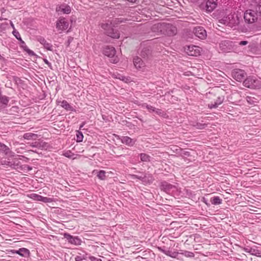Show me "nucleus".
<instances>
[{
	"label": "nucleus",
	"instance_id": "obj_1",
	"mask_svg": "<svg viewBox=\"0 0 261 261\" xmlns=\"http://www.w3.org/2000/svg\"><path fill=\"white\" fill-rule=\"evenodd\" d=\"M1 164L2 165H6L7 166L10 167L12 168L15 169L18 172H21L25 170L29 171L32 169V167L29 166L28 165H21L19 160L16 159L12 161H8L6 160L2 161Z\"/></svg>",
	"mask_w": 261,
	"mask_h": 261
},
{
	"label": "nucleus",
	"instance_id": "obj_2",
	"mask_svg": "<svg viewBox=\"0 0 261 261\" xmlns=\"http://www.w3.org/2000/svg\"><path fill=\"white\" fill-rule=\"evenodd\" d=\"M243 85L250 89H259L261 88V81L254 76H249L244 81Z\"/></svg>",
	"mask_w": 261,
	"mask_h": 261
},
{
	"label": "nucleus",
	"instance_id": "obj_3",
	"mask_svg": "<svg viewBox=\"0 0 261 261\" xmlns=\"http://www.w3.org/2000/svg\"><path fill=\"white\" fill-rule=\"evenodd\" d=\"M103 54L111 58V62L113 63H116L118 62L119 59L117 56H115L116 50L114 47L111 46H107L103 48Z\"/></svg>",
	"mask_w": 261,
	"mask_h": 261
},
{
	"label": "nucleus",
	"instance_id": "obj_4",
	"mask_svg": "<svg viewBox=\"0 0 261 261\" xmlns=\"http://www.w3.org/2000/svg\"><path fill=\"white\" fill-rule=\"evenodd\" d=\"M258 14L253 10H247L244 15L245 22L248 23H252L257 20Z\"/></svg>",
	"mask_w": 261,
	"mask_h": 261
},
{
	"label": "nucleus",
	"instance_id": "obj_5",
	"mask_svg": "<svg viewBox=\"0 0 261 261\" xmlns=\"http://www.w3.org/2000/svg\"><path fill=\"white\" fill-rule=\"evenodd\" d=\"M163 34L167 36H173L177 33L176 28L170 23L164 22L163 24Z\"/></svg>",
	"mask_w": 261,
	"mask_h": 261
},
{
	"label": "nucleus",
	"instance_id": "obj_6",
	"mask_svg": "<svg viewBox=\"0 0 261 261\" xmlns=\"http://www.w3.org/2000/svg\"><path fill=\"white\" fill-rule=\"evenodd\" d=\"M14 36L20 41V46L24 51H25L30 56L35 55L34 53L26 45L25 43L22 40L19 33L15 30H14L13 32Z\"/></svg>",
	"mask_w": 261,
	"mask_h": 261
},
{
	"label": "nucleus",
	"instance_id": "obj_7",
	"mask_svg": "<svg viewBox=\"0 0 261 261\" xmlns=\"http://www.w3.org/2000/svg\"><path fill=\"white\" fill-rule=\"evenodd\" d=\"M233 42L229 40H224L219 44L220 50L223 52H229L233 49Z\"/></svg>",
	"mask_w": 261,
	"mask_h": 261
},
{
	"label": "nucleus",
	"instance_id": "obj_8",
	"mask_svg": "<svg viewBox=\"0 0 261 261\" xmlns=\"http://www.w3.org/2000/svg\"><path fill=\"white\" fill-rule=\"evenodd\" d=\"M63 236L64 238L71 244L76 246L81 244L82 240L79 237H74L68 233H64Z\"/></svg>",
	"mask_w": 261,
	"mask_h": 261
},
{
	"label": "nucleus",
	"instance_id": "obj_9",
	"mask_svg": "<svg viewBox=\"0 0 261 261\" xmlns=\"http://www.w3.org/2000/svg\"><path fill=\"white\" fill-rule=\"evenodd\" d=\"M69 27L68 21L63 17H60L56 23V28L58 30L64 31L67 30Z\"/></svg>",
	"mask_w": 261,
	"mask_h": 261
},
{
	"label": "nucleus",
	"instance_id": "obj_10",
	"mask_svg": "<svg viewBox=\"0 0 261 261\" xmlns=\"http://www.w3.org/2000/svg\"><path fill=\"white\" fill-rule=\"evenodd\" d=\"M246 75L245 72L241 69H236L232 72V76L236 81L241 82L244 79Z\"/></svg>",
	"mask_w": 261,
	"mask_h": 261
},
{
	"label": "nucleus",
	"instance_id": "obj_11",
	"mask_svg": "<svg viewBox=\"0 0 261 261\" xmlns=\"http://www.w3.org/2000/svg\"><path fill=\"white\" fill-rule=\"evenodd\" d=\"M28 196L34 200L42 201L44 203H48L52 202V199L50 198L43 197L41 195L35 193H32L31 194L28 195Z\"/></svg>",
	"mask_w": 261,
	"mask_h": 261
},
{
	"label": "nucleus",
	"instance_id": "obj_12",
	"mask_svg": "<svg viewBox=\"0 0 261 261\" xmlns=\"http://www.w3.org/2000/svg\"><path fill=\"white\" fill-rule=\"evenodd\" d=\"M158 249L160 252L172 258H176L178 254V252L172 251L170 250L169 248H167L165 246L158 247Z\"/></svg>",
	"mask_w": 261,
	"mask_h": 261
},
{
	"label": "nucleus",
	"instance_id": "obj_13",
	"mask_svg": "<svg viewBox=\"0 0 261 261\" xmlns=\"http://www.w3.org/2000/svg\"><path fill=\"white\" fill-rule=\"evenodd\" d=\"M185 49L188 55L191 56H197L199 55V47L195 45L187 46Z\"/></svg>",
	"mask_w": 261,
	"mask_h": 261
},
{
	"label": "nucleus",
	"instance_id": "obj_14",
	"mask_svg": "<svg viewBox=\"0 0 261 261\" xmlns=\"http://www.w3.org/2000/svg\"><path fill=\"white\" fill-rule=\"evenodd\" d=\"M194 33L196 36L201 39H205L206 37V32L202 27H196L194 29Z\"/></svg>",
	"mask_w": 261,
	"mask_h": 261
},
{
	"label": "nucleus",
	"instance_id": "obj_15",
	"mask_svg": "<svg viewBox=\"0 0 261 261\" xmlns=\"http://www.w3.org/2000/svg\"><path fill=\"white\" fill-rule=\"evenodd\" d=\"M218 0H207L205 4V10L207 12H212L217 7Z\"/></svg>",
	"mask_w": 261,
	"mask_h": 261
},
{
	"label": "nucleus",
	"instance_id": "obj_16",
	"mask_svg": "<svg viewBox=\"0 0 261 261\" xmlns=\"http://www.w3.org/2000/svg\"><path fill=\"white\" fill-rule=\"evenodd\" d=\"M228 21H230V23H229V26L231 27L236 26L240 23L239 18L235 14H230L228 15Z\"/></svg>",
	"mask_w": 261,
	"mask_h": 261
},
{
	"label": "nucleus",
	"instance_id": "obj_17",
	"mask_svg": "<svg viewBox=\"0 0 261 261\" xmlns=\"http://www.w3.org/2000/svg\"><path fill=\"white\" fill-rule=\"evenodd\" d=\"M161 189L164 191L168 193L170 192L172 189H176V186L169 184L166 181H164L161 183Z\"/></svg>",
	"mask_w": 261,
	"mask_h": 261
},
{
	"label": "nucleus",
	"instance_id": "obj_18",
	"mask_svg": "<svg viewBox=\"0 0 261 261\" xmlns=\"http://www.w3.org/2000/svg\"><path fill=\"white\" fill-rule=\"evenodd\" d=\"M56 10L58 12H61L64 14H68L71 12L70 7L66 5H61L56 7Z\"/></svg>",
	"mask_w": 261,
	"mask_h": 261
},
{
	"label": "nucleus",
	"instance_id": "obj_19",
	"mask_svg": "<svg viewBox=\"0 0 261 261\" xmlns=\"http://www.w3.org/2000/svg\"><path fill=\"white\" fill-rule=\"evenodd\" d=\"M37 41H39L41 44H42L44 48L48 50H52L53 45L51 43L47 42V41L43 37H39L37 38Z\"/></svg>",
	"mask_w": 261,
	"mask_h": 261
},
{
	"label": "nucleus",
	"instance_id": "obj_20",
	"mask_svg": "<svg viewBox=\"0 0 261 261\" xmlns=\"http://www.w3.org/2000/svg\"><path fill=\"white\" fill-rule=\"evenodd\" d=\"M253 7V10L261 16V0H254L251 4Z\"/></svg>",
	"mask_w": 261,
	"mask_h": 261
},
{
	"label": "nucleus",
	"instance_id": "obj_21",
	"mask_svg": "<svg viewBox=\"0 0 261 261\" xmlns=\"http://www.w3.org/2000/svg\"><path fill=\"white\" fill-rule=\"evenodd\" d=\"M0 150L9 156H13L14 153L6 145L0 143Z\"/></svg>",
	"mask_w": 261,
	"mask_h": 261
},
{
	"label": "nucleus",
	"instance_id": "obj_22",
	"mask_svg": "<svg viewBox=\"0 0 261 261\" xmlns=\"http://www.w3.org/2000/svg\"><path fill=\"white\" fill-rule=\"evenodd\" d=\"M31 146L33 147L38 148L41 149H46L48 146L47 144L42 141H38L32 143Z\"/></svg>",
	"mask_w": 261,
	"mask_h": 261
},
{
	"label": "nucleus",
	"instance_id": "obj_23",
	"mask_svg": "<svg viewBox=\"0 0 261 261\" xmlns=\"http://www.w3.org/2000/svg\"><path fill=\"white\" fill-rule=\"evenodd\" d=\"M107 35L113 38H119V33L112 27L106 32Z\"/></svg>",
	"mask_w": 261,
	"mask_h": 261
},
{
	"label": "nucleus",
	"instance_id": "obj_24",
	"mask_svg": "<svg viewBox=\"0 0 261 261\" xmlns=\"http://www.w3.org/2000/svg\"><path fill=\"white\" fill-rule=\"evenodd\" d=\"M134 64L135 67L138 69H142L143 67H145L144 63L142 60L138 57H136L134 59Z\"/></svg>",
	"mask_w": 261,
	"mask_h": 261
},
{
	"label": "nucleus",
	"instance_id": "obj_25",
	"mask_svg": "<svg viewBox=\"0 0 261 261\" xmlns=\"http://www.w3.org/2000/svg\"><path fill=\"white\" fill-rule=\"evenodd\" d=\"M163 24L164 22L162 23H157L153 24L151 27V30L154 32L160 33V34H163Z\"/></svg>",
	"mask_w": 261,
	"mask_h": 261
},
{
	"label": "nucleus",
	"instance_id": "obj_26",
	"mask_svg": "<svg viewBox=\"0 0 261 261\" xmlns=\"http://www.w3.org/2000/svg\"><path fill=\"white\" fill-rule=\"evenodd\" d=\"M15 253L25 257H28L30 255L29 250L25 248H21L17 250H15Z\"/></svg>",
	"mask_w": 261,
	"mask_h": 261
},
{
	"label": "nucleus",
	"instance_id": "obj_27",
	"mask_svg": "<svg viewBox=\"0 0 261 261\" xmlns=\"http://www.w3.org/2000/svg\"><path fill=\"white\" fill-rule=\"evenodd\" d=\"M224 100V97L223 96H219L217 97L216 101L213 103H211L208 104V107L210 109L216 108L219 105L221 104Z\"/></svg>",
	"mask_w": 261,
	"mask_h": 261
},
{
	"label": "nucleus",
	"instance_id": "obj_28",
	"mask_svg": "<svg viewBox=\"0 0 261 261\" xmlns=\"http://www.w3.org/2000/svg\"><path fill=\"white\" fill-rule=\"evenodd\" d=\"M151 54V49L149 46H146L142 48L141 51L140 56L144 58H147Z\"/></svg>",
	"mask_w": 261,
	"mask_h": 261
},
{
	"label": "nucleus",
	"instance_id": "obj_29",
	"mask_svg": "<svg viewBox=\"0 0 261 261\" xmlns=\"http://www.w3.org/2000/svg\"><path fill=\"white\" fill-rule=\"evenodd\" d=\"M121 141L122 143L129 146H133L135 143V141L132 139L127 136L122 137Z\"/></svg>",
	"mask_w": 261,
	"mask_h": 261
},
{
	"label": "nucleus",
	"instance_id": "obj_30",
	"mask_svg": "<svg viewBox=\"0 0 261 261\" xmlns=\"http://www.w3.org/2000/svg\"><path fill=\"white\" fill-rule=\"evenodd\" d=\"M92 173L94 175H96L99 179H103L107 177L106 176V172L103 170H94Z\"/></svg>",
	"mask_w": 261,
	"mask_h": 261
},
{
	"label": "nucleus",
	"instance_id": "obj_31",
	"mask_svg": "<svg viewBox=\"0 0 261 261\" xmlns=\"http://www.w3.org/2000/svg\"><path fill=\"white\" fill-rule=\"evenodd\" d=\"M210 201L213 205H219L222 203V199L219 196H214L211 198Z\"/></svg>",
	"mask_w": 261,
	"mask_h": 261
},
{
	"label": "nucleus",
	"instance_id": "obj_32",
	"mask_svg": "<svg viewBox=\"0 0 261 261\" xmlns=\"http://www.w3.org/2000/svg\"><path fill=\"white\" fill-rule=\"evenodd\" d=\"M61 106L67 111H73L74 110L73 107L66 100H63L61 102Z\"/></svg>",
	"mask_w": 261,
	"mask_h": 261
},
{
	"label": "nucleus",
	"instance_id": "obj_33",
	"mask_svg": "<svg viewBox=\"0 0 261 261\" xmlns=\"http://www.w3.org/2000/svg\"><path fill=\"white\" fill-rule=\"evenodd\" d=\"M9 98L6 96L2 95L0 91V102L6 107L9 102Z\"/></svg>",
	"mask_w": 261,
	"mask_h": 261
},
{
	"label": "nucleus",
	"instance_id": "obj_34",
	"mask_svg": "<svg viewBox=\"0 0 261 261\" xmlns=\"http://www.w3.org/2000/svg\"><path fill=\"white\" fill-rule=\"evenodd\" d=\"M140 159L142 162H149L150 156L145 153H141L140 154Z\"/></svg>",
	"mask_w": 261,
	"mask_h": 261
},
{
	"label": "nucleus",
	"instance_id": "obj_35",
	"mask_svg": "<svg viewBox=\"0 0 261 261\" xmlns=\"http://www.w3.org/2000/svg\"><path fill=\"white\" fill-rule=\"evenodd\" d=\"M246 100L247 102L250 105H254L255 103L257 102V99L251 96H247L246 97Z\"/></svg>",
	"mask_w": 261,
	"mask_h": 261
},
{
	"label": "nucleus",
	"instance_id": "obj_36",
	"mask_svg": "<svg viewBox=\"0 0 261 261\" xmlns=\"http://www.w3.org/2000/svg\"><path fill=\"white\" fill-rule=\"evenodd\" d=\"M37 135L35 134L28 133L24 134L23 138L25 139L29 140L34 138V137H37Z\"/></svg>",
	"mask_w": 261,
	"mask_h": 261
},
{
	"label": "nucleus",
	"instance_id": "obj_37",
	"mask_svg": "<svg viewBox=\"0 0 261 261\" xmlns=\"http://www.w3.org/2000/svg\"><path fill=\"white\" fill-rule=\"evenodd\" d=\"M180 253L187 257H193L194 256V253L190 251H184Z\"/></svg>",
	"mask_w": 261,
	"mask_h": 261
},
{
	"label": "nucleus",
	"instance_id": "obj_38",
	"mask_svg": "<svg viewBox=\"0 0 261 261\" xmlns=\"http://www.w3.org/2000/svg\"><path fill=\"white\" fill-rule=\"evenodd\" d=\"M76 136V140L77 142H81L83 141V135L82 132H81L80 131H77Z\"/></svg>",
	"mask_w": 261,
	"mask_h": 261
},
{
	"label": "nucleus",
	"instance_id": "obj_39",
	"mask_svg": "<svg viewBox=\"0 0 261 261\" xmlns=\"http://www.w3.org/2000/svg\"><path fill=\"white\" fill-rule=\"evenodd\" d=\"M112 27V22H110V23L107 22L106 23H102L101 25V27L106 31V32L107 31L108 29L110 28V27Z\"/></svg>",
	"mask_w": 261,
	"mask_h": 261
},
{
	"label": "nucleus",
	"instance_id": "obj_40",
	"mask_svg": "<svg viewBox=\"0 0 261 261\" xmlns=\"http://www.w3.org/2000/svg\"><path fill=\"white\" fill-rule=\"evenodd\" d=\"M220 23H223L224 24H226L229 25V23L230 21H228V16L226 17H224L223 18L219 20Z\"/></svg>",
	"mask_w": 261,
	"mask_h": 261
},
{
	"label": "nucleus",
	"instance_id": "obj_41",
	"mask_svg": "<svg viewBox=\"0 0 261 261\" xmlns=\"http://www.w3.org/2000/svg\"><path fill=\"white\" fill-rule=\"evenodd\" d=\"M143 107H145V108L150 112H154V110H155V108L154 107L151 106H150V105H147L146 103H144L143 105Z\"/></svg>",
	"mask_w": 261,
	"mask_h": 261
},
{
	"label": "nucleus",
	"instance_id": "obj_42",
	"mask_svg": "<svg viewBox=\"0 0 261 261\" xmlns=\"http://www.w3.org/2000/svg\"><path fill=\"white\" fill-rule=\"evenodd\" d=\"M154 112H155L156 114L159 115H162L164 113L162 110L156 108H155Z\"/></svg>",
	"mask_w": 261,
	"mask_h": 261
},
{
	"label": "nucleus",
	"instance_id": "obj_43",
	"mask_svg": "<svg viewBox=\"0 0 261 261\" xmlns=\"http://www.w3.org/2000/svg\"><path fill=\"white\" fill-rule=\"evenodd\" d=\"M206 124H202V123H198L196 124V127L198 129H202V128H204L205 126H206Z\"/></svg>",
	"mask_w": 261,
	"mask_h": 261
},
{
	"label": "nucleus",
	"instance_id": "obj_44",
	"mask_svg": "<svg viewBox=\"0 0 261 261\" xmlns=\"http://www.w3.org/2000/svg\"><path fill=\"white\" fill-rule=\"evenodd\" d=\"M89 258L91 261H102L100 258H97L93 256H91Z\"/></svg>",
	"mask_w": 261,
	"mask_h": 261
},
{
	"label": "nucleus",
	"instance_id": "obj_45",
	"mask_svg": "<svg viewBox=\"0 0 261 261\" xmlns=\"http://www.w3.org/2000/svg\"><path fill=\"white\" fill-rule=\"evenodd\" d=\"M73 38L72 37H69L68 38V40L67 41H66V44L67 46H69L70 44L71 43V42L73 41Z\"/></svg>",
	"mask_w": 261,
	"mask_h": 261
},
{
	"label": "nucleus",
	"instance_id": "obj_46",
	"mask_svg": "<svg viewBox=\"0 0 261 261\" xmlns=\"http://www.w3.org/2000/svg\"><path fill=\"white\" fill-rule=\"evenodd\" d=\"M43 61L45 64H46L50 69H53V67L51 63L46 59H44Z\"/></svg>",
	"mask_w": 261,
	"mask_h": 261
},
{
	"label": "nucleus",
	"instance_id": "obj_47",
	"mask_svg": "<svg viewBox=\"0 0 261 261\" xmlns=\"http://www.w3.org/2000/svg\"><path fill=\"white\" fill-rule=\"evenodd\" d=\"M71 151H68L65 152L64 153V155L67 158H71Z\"/></svg>",
	"mask_w": 261,
	"mask_h": 261
},
{
	"label": "nucleus",
	"instance_id": "obj_48",
	"mask_svg": "<svg viewBox=\"0 0 261 261\" xmlns=\"http://www.w3.org/2000/svg\"><path fill=\"white\" fill-rule=\"evenodd\" d=\"M248 43L247 41H241L239 43L240 45H245Z\"/></svg>",
	"mask_w": 261,
	"mask_h": 261
},
{
	"label": "nucleus",
	"instance_id": "obj_49",
	"mask_svg": "<svg viewBox=\"0 0 261 261\" xmlns=\"http://www.w3.org/2000/svg\"><path fill=\"white\" fill-rule=\"evenodd\" d=\"M83 259V258L81 256H76L75 257V261H82Z\"/></svg>",
	"mask_w": 261,
	"mask_h": 261
},
{
	"label": "nucleus",
	"instance_id": "obj_50",
	"mask_svg": "<svg viewBox=\"0 0 261 261\" xmlns=\"http://www.w3.org/2000/svg\"><path fill=\"white\" fill-rule=\"evenodd\" d=\"M255 253V254H254L255 255H256L257 257H261V255H260L261 253L259 251H258V250L256 251Z\"/></svg>",
	"mask_w": 261,
	"mask_h": 261
},
{
	"label": "nucleus",
	"instance_id": "obj_51",
	"mask_svg": "<svg viewBox=\"0 0 261 261\" xmlns=\"http://www.w3.org/2000/svg\"><path fill=\"white\" fill-rule=\"evenodd\" d=\"M248 252L250 253L252 255H254V254H255V252H256V250L255 249H250V251Z\"/></svg>",
	"mask_w": 261,
	"mask_h": 261
},
{
	"label": "nucleus",
	"instance_id": "obj_52",
	"mask_svg": "<svg viewBox=\"0 0 261 261\" xmlns=\"http://www.w3.org/2000/svg\"><path fill=\"white\" fill-rule=\"evenodd\" d=\"M241 186H243L244 187H247L246 186V183L245 181H244L243 182L242 181L241 182Z\"/></svg>",
	"mask_w": 261,
	"mask_h": 261
},
{
	"label": "nucleus",
	"instance_id": "obj_53",
	"mask_svg": "<svg viewBox=\"0 0 261 261\" xmlns=\"http://www.w3.org/2000/svg\"><path fill=\"white\" fill-rule=\"evenodd\" d=\"M117 21L118 22H122V20H121V18H117L116 19L115 21Z\"/></svg>",
	"mask_w": 261,
	"mask_h": 261
},
{
	"label": "nucleus",
	"instance_id": "obj_54",
	"mask_svg": "<svg viewBox=\"0 0 261 261\" xmlns=\"http://www.w3.org/2000/svg\"><path fill=\"white\" fill-rule=\"evenodd\" d=\"M5 25L4 24H0V32H1L2 31V29H3V27Z\"/></svg>",
	"mask_w": 261,
	"mask_h": 261
},
{
	"label": "nucleus",
	"instance_id": "obj_55",
	"mask_svg": "<svg viewBox=\"0 0 261 261\" xmlns=\"http://www.w3.org/2000/svg\"><path fill=\"white\" fill-rule=\"evenodd\" d=\"M65 188H66V189H65V190H66V191H70V190H73L72 189H70V188H69L67 187V186H65Z\"/></svg>",
	"mask_w": 261,
	"mask_h": 261
},
{
	"label": "nucleus",
	"instance_id": "obj_56",
	"mask_svg": "<svg viewBox=\"0 0 261 261\" xmlns=\"http://www.w3.org/2000/svg\"><path fill=\"white\" fill-rule=\"evenodd\" d=\"M203 202L207 205H208V203H207V202L206 201V200H205V199H204V200H203Z\"/></svg>",
	"mask_w": 261,
	"mask_h": 261
},
{
	"label": "nucleus",
	"instance_id": "obj_57",
	"mask_svg": "<svg viewBox=\"0 0 261 261\" xmlns=\"http://www.w3.org/2000/svg\"><path fill=\"white\" fill-rule=\"evenodd\" d=\"M253 261H261L259 258H255Z\"/></svg>",
	"mask_w": 261,
	"mask_h": 261
},
{
	"label": "nucleus",
	"instance_id": "obj_58",
	"mask_svg": "<svg viewBox=\"0 0 261 261\" xmlns=\"http://www.w3.org/2000/svg\"><path fill=\"white\" fill-rule=\"evenodd\" d=\"M11 25L14 29V24H13L12 22H11Z\"/></svg>",
	"mask_w": 261,
	"mask_h": 261
},
{
	"label": "nucleus",
	"instance_id": "obj_59",
	"mask_svg": "<svg viewBox=\"0 0 261 261\" xmlns=\"http://www.w3.org/2000/svg\"><path fill=\"white\" fill-rule=\"evenodd\" d=\"M83 126V124L81 125L80 128L82 127Z\"/></svg>",
	"mask_w": 261,
	"mask_h": 261
}]
</instances>
